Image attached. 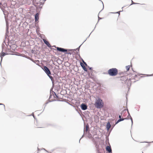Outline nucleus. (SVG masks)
I'll list each match as a JSON object with an SVG mask.
<instances>
[{
	"mask_svg": "<svg viewBox=\"0 0 153 153\" xmlns=\"http://www.w3.org/2000/svg\"><path fill=\"white\" fill-rule=\"evenodd\" d=\"M43 69L50 78H52V77L50 76L51 72L47 67L45 66H44L43 68Z\"/></svg>",
	"mask_w": 153,
	"mask_h": 153,
	"instance_id": "obj_3",
	"label": "nucleus"
},
{
	"mask_svg": "<svg viewBox=\"0 0 153 153\" xmlns=\"http://www.w3.org/2000/svg\"><path fill=\"white\" fill-rule=\"evenodd\" d=\"M84 64L85 65H86L87 66V64H86V62H85L83 60L82 61Z\"/></svg>",
	"mask_w": 153,
	"mask_h": 153,
	"instance_id": "obj_17",
	"label": "nucleus"
},
{
	"mask_svg": "<svg viewBox=\"0 0 153 153\" xmlns=\"http://www.w3.org/2000/svg\"><path fill=\"white\" fill-rule=\"evenodd\" d=\"M124 111H123L122 113H123L124 112Z\"/></svg>",
	"mask_w": 153,
	"mask_h": 153,
	"instance_id": "obj_24",
	"label": "nucleus"
},
{
	"mask_svg": "<svg viewBox=\"0 0 153 153\" xmlns=\"http://www.w3.org/2000/svg\"><path fill=\"white\" fill-rule=\"evenodd\" d=\"M129 77L128 79L129 82V83L131 85V80L132 79H135V78L137 77V75L135 74H130L129 75Z\"/></svg>",
	"mask_w": 153,
	"mask_h": 153,
	"instance_id": "obj_4",
	"label": "nucleus"
},
{
	"mask_svg": "<svg viewBox=\"0 0 153 153\" xmlns=\"http://www.w3.org/2000/svg\"><path fill=\"white\" fill-rule=\"evenodd\" d=\"M34 62L36 63L37 65H39V64L40 62L39 60H35L34 61Z\"/></svg>",
	"mask_w": 153,
	"mask_h": 153,
	"instance_id": "obj_13",
	"label": "nucleus"
},
{
	"mask_svg": "<svg viewBox=\"0 0 153 153\" xmlns=\"http://www.w3.org/2000/svg\"><path fill=\"white\" fill-rule=\"evenodd\" d=\"M106 149L107 151H108L109 152H111L112 151L110 146H107L106 147Z\"/></svg>",
	"mask_w": 153,
	"mask_h": 153,
	"instance_id": "obj_8",
	"label": "nucleus"
},
{
	"mask_svg": "<svg viewBox=\"0 0 153 153\" xmlns=\"http://www.w3.org/2000/svg\"><path fill=\"white\" fill-rule=\"evenodd\" d=\"M81 109L83 110H85L87 109V105L84 104H82L81 105Z\"/></svg>",
	"mask_w": 153,
	"mask_h": 153,
	"instance_id": "obj_6",
	"label": "nucleus"
},
{
	"mask_svg": "<svg viewBox=\"0 0 153 153\" xmlns=\"http://www.w3.org/2000/svg\"><path fill=\"white\" fill-rule=\"evenodd\" d=\"M44 42L48 47H50L51 45L45 39H43Z\"/></svg>",
	"mask_w": 153,
	"mask_h": 153,
	"instance_id": "obj_9",
	"label": "nucleus"
},
{
	"mask_svg": "<svg viewBox=\"0 0 153 153\" xmlns=\"http://www.w3.org/2000/svg\"><path fill=\"white\" fill-rule=\"evenodd\" d=\"M71 51L72 50H69L68 51L67 50V51H68V52L67 53H66L68 54H71V53L70 52V51Z\"/></svg>",
	"mask_w": 153,
	"mask_h": 153,
	"instance_id": "obj_16",
	"label": "nucleus"
},
{
	"mask_svg": "<svg viewBox=\"0 0 153 153\" xmlns=\"http://www.w3.org/2000/svg\"><path fill=\"white\" fill-rule=\"evenodd\" d=\"M108 74L111 76H116L118 74V70L116 68H112L109 69L108 71Z\"/></svg>",
	"mask_w": 153,
	"mask_h": 153,
	"instance_id": "obj_2",
	"label": "nucleus"
},
{
	"mask_svg": "<svg viewBox=\"0 0 153 153\" xmlns=\"http://www.w3.org/2000/svg\"><path fill=\"white\" fill-rule=\"evenodd\" d=\"M46 0H45V1H46Z\"/></svg>",
	"mask_w": 153,
	"mask_h": 153,
	"instance_id": "obj_25",
	"label": "nucleus"
},
{
	"mask_svg": "<svg viewBox=\"0 0 153 153\" xmlns=\"http://www.w3.org/2000/svg\"><path fill=\"white\" fill-rule=\"evenodd\" d=\"M6 54L4 52H2L1 53V59H2L3 57L6 54Z\"/></svg>",
	"mask_w": 153,
	"mask_h": 153,
	"instance_id": "obj_12",
	"label": "nucleus"
},
{
	"mask_svg": "<svg viewBox=\"0 0 153 153\" xmlns=\"http://www.w3.org/2000/svg\"><path fill=\"white\" fill-rule=\"evenodd\" d=\"M131 120L132 122H133L132 119V118L131 117Z\"/></svg>",
	"mask_w": 153,
	"mask_h": 153,
	"instance_id": "obj_20",
	"label": "nucleus"
},
{
	"mask_svg": "<svg viewBox=\"0 0 153 153\" xmlns=\"http://www.w3.org/2000/svg\"><path fill=\"white\" fill-rule=\"evenodd\" d=\"M82 67L85 71H87V69L84 65L82 66Z\"/></svg>",
	"mask_w": 153,
	"mask_h": 153,
	"instance_id": "obj_15",
	"label": "nucleus"
},
{
	"mask_svg": "<svg viewBox=\"0 0 153 153\" xmlns=\"http://www.w3.org/2000/svg\"><path fill=\"white\" fill-rule=\"evenodd\" d=\"M127 82H128V83H127V84H128V83H129V84H130L129 83V82H128V81H127Z\"/></svg>",
	"mask_w": 153,
	"mask_h": 153,
	"instance_id": "obj_23",
	"label": "nucleus"
},
{
	"mask_svg": "<svg viewBox=\"0 0 153 153\" xmlns=\"http://www.w3.org/2000/svg\"><path fill=\"white\" fill-rule=\"evenodd\" d=\"M119 118L120 119V118H121V116H120V115L119 116Z\"/></svg>",
	"mask_w": 153,
	"mask_h": 153,
	"instance_id": "obj_21",
	"label": "nucleus"
},
{
	"mask_svg": "<svg viewBox=\"0 0 153 153\" xmlns=\"http://www.w3.org/2000/svg\"><path fill=\"white\" fill-rule=\"evenodd\" d=\"M94 105L96 108H101L103 107L104 103L100 98H98L96 100Z\"/></svg>",
	"mask_w": 153,
	"mask_h": 153,
	"instance_id": "obj_1",
	"label": "nucleus"
},
{
	"mask_svg": "<svg viewBox=\"0 0 153 153\" xmlns=\"http://www.w3.org/2000/svg\"><path fill=\"white\" fill-rule=\"evenodd\" d=\"M39 19V14L38 13H37L35 16V21H37Z\"/></svg>",
	"mask_w": 153,
	"mask_h": 153,
	"instance_id": "obj_10",
	"label": "nucleus"
},
{
	"mask_svg": "<svg viewBox=\"0 0 153 153\" xmlns=\"http://www.w3.org/2000/svg\"><path fill=\"white\" fill-rule=\"evenodd\" d=\"M36 128H42V127H40L39 126H36Z\"/></svg>",
	"mask_w": 153,
	"mask_h": 153,
	"instance_id": "obj_19",
	"label": "nucleus"
},
{
	"mask_svg": "<svg viewBox=\"0 0 153 153\" xmlns=\"http://www.w3.org/2000/svg\"><path fill=\"white\" fill-rule=\"evenodd\" d=\"M120 79L122 81H126V82H127V81L129 82L128 79H127V78H126V76L121 77Z\"/></svg>",
	"mask_w": 153,
	"mask_h": 153,
	"instance_id": "obj_7",
	"label": "nucleus"
},
{
	"mask_svg": "<svg viewBox=\"0 0 153 153\" xmlns=\"http://www.w3.org/2000/svg\"><path fill=\"white\" fill-rule=\"evenodd\" d=\"M89 69L91 70V68H89Z\"/></svg>",
	"mask_w": 153,
	"mask_h": 153,
	"instance_id": "obj_22",
	"label": "nucleus"
},
{
	"mask_svg": "<svg viewBox=\"0 0 153 153\" xmlns=\"http://www.w3.org/2000/svg\"><path fill=\"white\" fill-rule=\"evenodd\" d=\"M126 119V118H120V119L117 121V122L116 123V124H117L119 122L121 121H123V120H124L125 119Z\"/></svg>",
	"mask_w": 153,
	"mask_h": 153,
	"instance_id": "obj_11",
	"label": "nucleus"
},
{
	"mask_svg": "<svg viewBox=\"0 0 153 153\" xmlns=\"http://www.w3.org/2000/svg\"><path fill=\"white\" fill-rule=\"evenodd\" d=\"M80 65H81V67H82V66L84 65L81 62L80 63Z\"/></svg>",
	"mask_w": 153,
	"mask_h": 153,
	"instance_id": "obj_18",
	"label": "nucleus"
},
{
	"mask_svg": "<svg viewBox=\"0 0 153 153\" xmlns=\"http://www.w3.org/2000/svg\"><path fill=\"white\" fill-rule=\"evenodd\" d=\"M130 68V65L127 66L126 67V69L127 71H128Z\"/></svg>",
	"mask_w": 153,
	"mask_h": 153,
	"instance_id": "obj_14",
	"label": "nucleus"
},
{
	"mask_svg": "<svg viewBox=\"0 0 153 153\" xmlns=\"http://www.w3.org/2000/svg\"><path fill=\"white\" fill-rule=\"evenodd\" d=\"M56 48L57 49V50L59 51L62 52H65L67 51V49L58 47H56Z\"/></svg>",
	"mask_w": 153,
	"mask_h": 153,
	"instance_id": "obj_5",
	"label": "nucleus"
}]
</instances>
